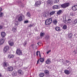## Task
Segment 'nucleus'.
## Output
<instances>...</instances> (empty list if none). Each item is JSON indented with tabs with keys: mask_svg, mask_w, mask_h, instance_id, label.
Returning <instances> with one entry per match:
<instances>
[{
	"mask_svg": "<svg viewBox=\"0 0 77 77\" xmlns=\"http://www.w3.org/2000/svg\"><path fill=\"white\" fill-rule=\"evenodd\" d=\"M66 28H67V26H66V25H64L63 26V29H66Z\"/></svg>",
	"mask_w": 77,
	"mask_h": 77,
	"instance_id": "obj_32",
	"label": "nucleus"
},
{
	"mask_svg": "<svg viewBox=\"0 0 77 77\" xmlns=\"http://www.w3.org/2000/svg\"><path fill=\"white\" fill-rule=\"evenodd\" d=\"M29 23V21L27 20H26L24 21V23Z\"/></svg>",
	"mask_w": 77,
	"mask_h": 77,
	"instance_id": "obj_39",
	"label": "nucleus"
},
{
	"mask_svg": "<svg viewBox=\"0 0 77 77\" xmlns=\"http://www.w3.org/2000/svg\"><path fill=\"white\" fill-rule=\"evenodd\" d=\"M6 36V33L5 32H1V36L2 37V38H4V37H5Z\"/></svg>",
	"mask_w": 77,
	"mask_h": 77,
	"instance_id": "obj_13",
	"label": "nucleus"
},
{
	"mask_svg": "<svg viewBox=\"0 0 77 77\" xmlns=\"http://www.w3.org/2000/svg\"><path fill=\"white\" fill-rule=\"evenodd\" d=\"M52 18L48 19L45 21V24L46 25H50L52 23Z\"/></svg>",
	"mask_w": 77,
	"mask_h": 77,
	"instance_id": "obj_1",
	"label": "nucleus"
},
{
	"mask_svg": "<svg viewBox=\"0 0 77 77\" xmlns=\"http://www.w3.org/2000/svg\"><path fill=\"white\" fill-rule=\"evenodd\" d=\"M63 22L65 23L66 24H69L70 22H71V20L70 19H69L68 20H66V16H64L63 17Z\"/></svg>",
	"mask_w": 77,
	"mask_h": 77,
	"instance_id": "obj_2",
	"label": "nucleus"
},
{
	"mask_svg": "<svg viewBox=\"0 0 77 77\" xmlns=\"http://www.w3.org/2000/svg\"><path fill=\"white\" fill-rule=\"evenodd\" d=\"M3 16V13H0V17H2Z\"/></svg>",
	"mask_w": 77,
	"mask_h": 77,
	"instance_id": "obj_31",
	"label": "nucleus"
},
{
	"mask_svg": "<svg viewBox=\"0 0 77 77\" xmlns=\"http://www.w3.org/2000/svg\"><path fill=\"white\" fill-rule=\"evenodd\" d=\"M0 77H2V74L1 73H0Z\"/></svg>",
	"mask_w": 77,
	"mask_h": 77,
	"instance_id": "obj_49",
	"label": "nucleus"
},
{
	"mask_svg": "<svg viewBox=\"0 0 77 77\" xmlns=\"http://www.w3.org/2000/svg\"><path fill=\"white\" fill-rule=\"evenodd\" d=\"M12 31L14 32H15L17 31V29L15 27L13 28Z\"/></svg>",
	"mask_w": 77,
	"mask_h": 77,
	"instance_id": "obj_25",
	"label": "nucleus"
},
{
	"mask_svg": "<svg viewBox=\"0 0 77 77\" xmlns=\"http://www.w3.org/2000/svg\"><path fill=\"white\" fill-rule=\"evenodd\" d=\"M27 15L28 16V17H30V13L28 12L27 13Z\"/></svg>",
	"mask_w": 77,
	"mask_h": 77,
	"instance_id": "obj_37",
	"label": "nucleus"
},
{
	"mask_svg": "<svg viewBox=\"0 0 77 77\" xmlns=\"http://www.w3.org/2000/svg\"><path fill=\"white\" fill-rule=\"evenodd\" d=\"M36 55L37 56H38V54H40V52H39V51H37L36 52Z\"/></svg>",
	"mask_w": 77,
	"mask_h": 77,
	"instance_id": "obj_36",
	"label": "nucleus"
},
{
	"mask_svg": "<svg viewBox=\"0 0 77 77\" xmlns=\"http://www.w3.org/2000/svg\"><path fill=\"white\" fill-rule=\"evenodd\" d=\"M61 60L63 63V64H64V65H65V64H66V63H68V62H69V61L67 60H66V62H65V61H64L63 60Z\"/></svg>",
	"mask_w": 77,
	"mask_h": 77,
	"instance_id": "obj_16",
	"label": "nucleus"
},
{
	"mask_svg": "<svg viewBox=\"0 0 77 77\" xmlns=\"http://www.w3.org/2000/svg\"><path fill=\"white\" fill-rule=\"evenodd\" d=\"M39 76L40 77H43L44 76V73H41L39 74Z\"/></svg>",
	"mask_w": 77,
	"mask_h": 77,
	"instance_id": "obj_23",
	"label": "nucleus"
},
{
	"mask_svg": "<svg viewBox=\"0 0 77 77\" xmlns=\"http://www.w3.org/2000/svg\"><path fill=\"white\" fill-rule=\"evenodd\" d=\"M39 56L40 57H41V53L40 52V54H39Z\"/></svg>",
	"mask_w": 77,
	"mask_h": 77,
	"instance_id": "obj_48",
	"label": "nucleus"
},
{
	"mask_svg": "<svg viewBox=\"0 0 77 77\" xmlns=\"http://www.w3.org/2000/svg\"><path fill=\"white\" fill-rule=\"evenodd\" d=\"M13 75H14V76H15V75H16V73H15V74H13Z\"/></svg>",
	"mask_w": 77,
	"mask_h": 77,
	"instance_id": "obj_47",
	"label": "nucleus"
},
{
	"mask_svg": "<svg viewBox=\"0 0 77 77\" xmlns=\"http://www.w3.org/2000/svg\"><path fill=\"white\" fill-rule=\"evenodd\" d=\"M73 52L74 53L75 52V51H73Z\"/></svg>",
	"mask_w": 77,
	"mask_h": 77,
	"instance_id": "obj_52",
	"label": "nucleus"
},
{
	"mask_svg": "<svg viewBox=\"0 0 77 77\" xmlns=\"http://www.w3.org/2000/svg\"><path fill=\"white\" fill-rule=\"evenodd\" d=\"M41 5V2L40 1H38L36 2L35 4V6L36 7H37L38 5Z\"/></svg>",
	"mask_w": 77,
	"mask_h": 77,
	"instance_id": "obj_10",
	"label": "nucleus"
},
{
	"mask_svg": "<svg viewBox=\"0 0 77 77\" xmlns=\"http://www.w3.org/2000/svg\"><path fill=\"white\" fill-rule=\"evenodd\" d=\"M50 52V51H49L47 52V54H48Z\"/></svg>",
	"mask_w": 77,
	"mask_h": 77,
	"instance_id": "obj_43",
	"label": "nucleus"
},
{
	"mask_svg": "<svg viewBox=\"0 0 77 77\" xmlns=\"http://www.w3.org/2000/svg\"><path fill=\"white\" fill-rule=\"evenodd\" d=\"M26 44H27V42H25L23 44V45L24 46H25L26 45Z\"/></svg>",
	"mask_w": 77,
	"mask_h": 77,
	"instance_id": "obj_38",
	"label": "nucleus"
},
{
	"mask_svg": "<svg viewBox=\"0 0 77 77\" xmlns=\"http://www.w3.org/2000/svg\"><path fill=\"white\" fill-rule=\"evenodd\" d=\"M32 26L33 25H32L31 24L29 26V27H32Z\"/></svg>",
	"mask_w": 77,
	"mask_h": 77,
	"instance_id": "obj_44",
	"label": "nucleus"
},
{
	"mask_svg": "<svg viewBox=\"0 0 77 77\" xmlns=\"http://www.w3.org/2000/svg\"><path fill=\"white\" fill-rule=\"evenodd\" d=\"M39 60H38L37 61V64H38V63H39Z\"/></svg>",
	"mask_w": 77,
	"mask_h": 77,
	"instance_id": "obj_42",
	"label": "nucleus"
},
{
	"mask_svg": "<svg viewBox=\"0 0 77 77\" xmlns=\"http://www.w3.org/2000/svg\"><path fill=\"white\" fill-rule=\"evenodd\" d=\"M16 53L18 55H21L22 54V52L20 49H17Z\"/></svg>",
	"mask_w": 77,
	"mask_h": 77,
	"instance_id": "obj_5",
	"label": "nucleus"
},
{
	"mask_svg": "<svg viewBox=\"0 0 77 77\" xmlns=\"http://www.w3.org/2000/svg\"><path fill=\"white\" fill-rule=\"evenodd\" d=\"M9 47L8 46H6L4 49V53L7 52V51L9 50Z\"/></svg>",
	"mask_w": 77,
	"mask_h": 77,
	"instance_id": "obj_7",
	"label": "nucleus"
},
{
	"mask_svg": "<svg viewBox=\"0 0 77 77\" xmlns=\"http://www.w3.org/2000/svg\"><path fill=\"white\" fill-rule=\"evenodd\" d=\"M39 42H38L37 43V44L38 45H39Z\"/></svg>",
	"mask_w": 77,
	"mask_h": 77,
	"instance_id": "obj_51",
	"label": "nucleus"
},
{
	"mask_svg": "<svg viewBox=\"0 0 77 77\" xmlns=\"http://www.w3.org/2000/svg\"><path fill=\"white\" fill-rule=\"evenodd\" d=\"M53 23L54 24H57V20H54V21Z\"/></svg>",
	"mask_w": 77,
	"mask_h": 77,
	"instance_id": "obj_34",
	"label": "nucleus"
},
{
	"mask_svg": "<svg viewBox=\"0 0 77 77\" xmlns=\"http://www.w3.org/2000/svg\"><path fill=\"white\" fill-rule=\"evenodd\" d=\"M50 38V36H47L46 37V39H48Z\"/></svg>",
	"mask_w": 77,
	"mask_h": 77,
	"instance_id": "obj_40",
	"label": "nucleus"
},
{
	"mask_svg": "<svg viewBox=\"0 0 77 77\" xmlns=\"http://www.w3.org/2000/svg\"><path fill=\"white\" fill-rule=\"evenodd\" d=\"M18 72L20 74H21V73H22V71L21 70H19L18 71Z\"/></svg>",
	"mask_w": 77,
	"mask_h": 77,
	"instance_id": "obj_33",
	"label": "nucleus"
},
{
	"mask_svg": "<svg viewBox=\"0 0 77 77\" xmlns=\"http://www.w3.org/2000/svg\"><path fill=\"white\" fill-rule=\"evenodd\" d=\"M69 5V3H66L63 4L62 5H61V6L62 8H65L68 7Z\"/></svg>",
	"mask_w": 77,
	"mask_h": 77,
	"instance_id": "obj_3",
	"label": "nucleus"
},
{
	"mask_svg": "<svg viewBox=\"0 0 77 77\" xmlns=\"http://www.w3.org/2000/svg\"><path fill=\"white\" fill-rule=\"evenodd\" d=\"M14 23L15 24V25L17 26L18 25V19H16L14 20Z\"/></svg>",
	"mask_w": 77,
	"mask_h": 77,
	"instance_id": "obj_12",
	"label": "nucleus"
},
{
	"mask_svg": "<svg viewBox=\"0 0 77 77\" xmlns=\"http://www.w3.org/2000/svg\"><path fill=\"white\" fill-rule=\"evenodd\" d=\"M18 20L19 21H23V18H24V16L23 15H22L20 16H17Z\"/></svg>",
	"mask_w": 77,
	"mask_h": 77,
	"instance_id": "obj_4",
	"label": "nucleus"
},
{
	"mask_svg": "<svg viewBox=\"0 0 77 77\" xmlns=\"http://www.w3.org/2000/svg\"><path fill=\"white\" fill-rule=\"evenodd\" d=\"M45 72L46 74H49V71L47 70H45Z\"/></svg>",
	"mask_w": 77,
	"mask_h": 77,
	"instance_id": "obj_29",
	"label": "nucleus"
},
{
	"mask_svg": "<svg viewBox=\"0 0 77 77\" xmlns=\"http://www.w3.org/2000/svg\"><path fill=\"white\" fill-rule=\"evenodd\" d=\"M72 9L73 11H77V5H75L73 6Z\"/></svg>",
	"mask_w": 77,
	"mask_h": 77,
	"instance_id": "obj_11",
	"label": "nucleus"
},
{
	"mask_svg": "<svg viewBox=\"0 0 77 77\" xmlns=\"http://www.w3.org/2000/svg\"><path fill=\"white\" fill-rule=\"evenodd\" d=\"M51 63V61H50V59H48L47 61H46V63L47 64H49Z\"/></svg>",
	"mask_w": 77,
	"mask_h": 77,
	"instance_id": "obj_15",
	"label": "nucleus"
},
{
	"mask_svg": "<svg viewBox=\"0 0 77 77\" xmlns=\"http://www.w3.org/2000/svg\"><path fill=\"white\" fill-rule=\"evenodd\" d=\"M4 43V40L3 39H1L0 40V45H2V44H3Z\"/></svg>",
	"mask_w": 77,
	"mask_h": 77,
	"instance_id": "obj_18",
	"label": "nucleus"
},
{
	"mask_svg": "<svg viewBox=\"0 0 77 77\" xmlns=\"http://www.w3.org/2000/svg\"><path fill=\"white\" fill-rule=\"evenodd\" d=\"M8 44L10 46H13L14 44L13 42V40H11L8 42Z\"/></svg>",
	"mask_w": 77,
	"mask_h": 77,
	"instance_id": "obj_8",
	"label": "nucleus"
},
{
	"mask_svg": "<svg viewBox=\"0 0 77 77\" xmlns=\"http://www.w3.org/2000/svg\"><path fill=\"white\" fill-rule=\"evenodd\" d=\"M59 2V0H55L54 3H58Z\"/></svg>",
	"mask_w": 77,
	"mask_h": 77,
	"instance_id": "obj_35",
	"label": "nucleus"
},
{
	"mask_svg": "<svg viewBox=\"0 0 77 77\" xmlns=\"http://www.w3.org/2000/svg\"><path fill=\"white\" fill-rule=\"evenodd\" d=\"M2 9L1 8H0V12H1V11H2Z\"/></svg>",
	"mask_w": 77,
	"mask_h": 77,
	"instance_id": "obj_46",
	"label": "nucleus"
},
{
	"mask_svg": "<svg viewBox=\"0 0 77 77\" xmlns=\"http://www.w3.org/2000/svg\"><path fill=\"white\" fill-rule=\"evenodd\" d=\"M55 12H56L55 11H52L50 13V15H54L55 14Z\"/></svg>",
	"mask_w": 77,
	"mask_h": 77,
	"instance_id": "obj_20",
	"label": "nucleus"
},
{
	"mask_svg": "<svg viewBox=\"0 0 77 77\" xmlns=\"http://www.w3.org/2000/svg\"><path fill=\"white\" fill-rule=\"evenodd\" d=\"M13 69H14L12 67L10 66L7 69V71H13Z\"/></svg>",
	"mask_w": 77,
	"mask_h": 77,
	"instance_id": "obj_9",
	"label": "nucleus"
},
{
	"mask_svg": "<svg viewBox=\"0 0 77 77\" xmlns=\"http://www.w3.org/2000/svg\"><path fill=\"white\" fill-rule=\"evenodd\" d=\"M59 8V6L57 5H54L53 7V9H58Z\"/></svg>",
	"mask_w": 77,
	"mask_h": 77,
	"instance_id": "obj_14",
	"label": "nucleus"
},
{
	"mask_svg": "<svg viewBox=\"0 0 77 77\" xmlns=\"http://www.w3.org/2000/svg\"><path fill=\"white\" fill-rule=\"evenodd\" d=\"M44 35H45V33H44L41 32L40 33V36L41 37H42V36H44Z\"/></svg>",
	"mask_w": 77,
	"mask_h": 77,
	"instance_id": "obj_28",
	"label": "nucleus"
},
{
	"mask_svg": "<svg viewBox=\"0 0 77 77\" xmlns=\"http://www.w3.org/2000/svg\"><path fill=\"white\" fill-rule=\"evenodd\" d=\"M55 30H56L57 31H60V27H56V28H55Z\"/></svg>",
	"mask_w": 77,
	"mask_h": 77,
	"instance_id": "obj_22",
	"label": "nucleus"
},
{
	"mask_svg": "<svg viewBox=\"0 0 77 77\" xmlns=\"http://www.w3.org/2000/svg\"><path fill=\"white\" fill-rule=\"evenodd\" d=\"M72 34L71 33H69L68 34V37L69 38H72Z\"/></svg>",
	"mask_w": 77,
	"mask_h": 77,
	"instance_id": "obj_19",
	"label": "nucleus"
},
{
	"mask_svg": "<svg viewBox=\"0 0 77 77\" xmlns=\"http://www.w3.org/2000/svg\"><path fill=\"white\" fill-rule=\"evenodd\" d=\"M40 62H44V58H41L40 59Z\"/></svg>",
	"mask_w": 77,
	"mask_h": 77,
	"instance_id": "obj_30",
	"label": "nucleus"
},
{
	"mask_svg": "<svg viewBox=\"0 0 77 77\" xmlns=\"http://www.w3.org/2000/svg\"><path fill=\"white\" fill-rule=\"evenodd\" d=\"M77 23V20H75L73 22V24H76Z\"/></svg>",
	"mask_w": 77,
	"mask_h": 77,
	"instance_id": "obj_27",
	"label": "nucleus"
},
{
	"mask_svg": "<svg viewBox=\"0 0 77 77\" xmlns=\"http://www.w3.org/2000/svg\"><path fill=\"white\" fill-rule=\"evenodd\" d=\"M64 72L66 74H69V71L68 70H65L64 71Z\"/></svg>",
	"mask_w": 77,
	"mask_h": 77,
	"instance_id": "obj_21",
	"label": "nucleus"
},
{
	"mask_svg": "<svg viewBox=\"0 0 77 77\" xmlns=\"http://www.w3.org/2000/svg\"><path fill=\"white\" fill-rule=\"evenodd\" d=\"M2 27H3L2 26H0V29H2Z\"/></svg>",
	"mask_w": 77,
	"mask_h": 77,
	"instance_id": "obj_45",
	"label": "nucleus"
},
{
	"mask_svg": "<svg viewBox=\"0 0 77 77\" xmlns=\"http://www.w3.org/2000/svg\"><path fill=\"white\" fill-rule=\"evenodd\" d=\"M43 16L44 17H46V14H45V15H43Z\"/></svg>",
	"mask_w": 77,
	"mask_h": 77,
	"instance_id": "obj_50",
	"label": "nucleus"
},
{
	"mask_svg": "<svg viewBox=\"0 0 77 77\" xmlns=\"http://www.w3.org/2000/svg\"><path fill=\"white\" fill-rule=\"evenodd\" d=\"M8 57L10 59H11V58H13L14 57V56L13 55H9Z\"/></svg>",
	"mask_w": 77,
	"mask_h": 77,
	"instance_id": "obj_24",
	"label": "nucleus"
},
{
	"mask_svg": "<svg viewBox=\"0 0 77 77\" xmlns=\"http://www.w3.org/2000/svg\"><path fill=\"white\" fill-rule=\"evenodd\" d=\"M61 13H62V10H60L57 12V14H58V15H59Z\"/></svg>",
	"mask_w": 77,
	"mask_h": 77,
	"instance_id": "obj_26",
	"label": "nucleus"
},
{
	"mask_svg": "<svg viewBox=\"0 0 77 77\" xmlns=\"http://www.w3.org/2000/svg\"><path fill=\"white\" fill-rule=\"evenodd\" d=\"M8 64V63L5 62L2 64V65L3 66H6Z\"/></svg>",
	"mask_w": 77,
	"mask_h": 77,
	"instance_id": "obj_17",
	"label": "nucleus"
},
{
	"mask_svg": "<svg viewBox=\"0 0 77 77\" xmlns=\"http://www.w3.org/2000/svg\"><path fill=\"white\" fill-rule=\"evenodd\" d=\"M53 1L52 0H48L47 2V5H51L53 4Z\"/></svg>",
	"mask_w": 77,
	"mask_h": 77,
	"instance_id": "obj_6",
	"label": "nucleus"
},
{
	"mask_svg": "<svg viewBox=\"0 0 77 77\" xmlns=\"http://www.w3.org/2000/svg\"><path fill=\"white\" fill-rule=\"evenodd\" d=\"M70 15H71V16H73V14L72 13H70Z\"/></svg>",
	"mask_w": 77,
	"mask_h": 77,
	"instance_id": "obj_41",
	"label": "nucleus"
}]
</instances>
